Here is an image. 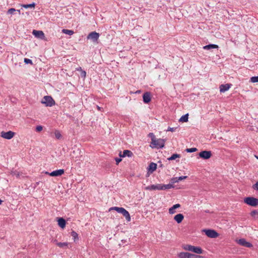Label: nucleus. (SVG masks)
I'll return each mask as SVG.
<instances>
[{"mask_svg":"<svg viewBox=\"0 0 258 258\" xmlns=\"http://www.w3.org/2000/svg\"><path fill=\"white\" fill-rule=\"evenodd\" d=\"M182 248L185 250L192 251L197 254H202L204 251L200 247L195 246L189 244L183 245Z\"/></svg>","mask_w":258,"mask_h":258,"instance_id":"nucleus-1","label":"nucleus"},{"mask_svg":"<svg viewBox=\"0 0 258 258\" xmlns=\"http://www.w3.org/2000/svg\"><path fill=\"white\" fill-rule=\"evenodd\" d=\"M114 211H116L118 213L121 214L125 217L127 221L129 222L131 221L130 214L124 208L122 207H114Z\"/></svg>","mask_w":258,"mask_h":258,"instance_id":"nucleus-2","label":"nucleus"},{"mask_svg":"<svg viewBox=\"0 0 258 258\" xmlns=\"http://www.w3.org/2000/svg\"><path fill=\"white\" fill-rule=\"evenodd\" d=\"M244 202L247 205L252 207H256L258 206V199L254 197H246L244 199Z\"/></svg>","mask_w":258,"mask_h":258,"instance_id":"nucleus-3","label":"nucleus"},{"mask_svg":"<svg viewBox=\"0 0 258 258\" xmlns=\"http://www.w3.org/2000/svg\"><path fill=\"white\" fill-rule=\"evenodd\" d=\"M41 103L44 104L46 106L51 107L55 104V101L53 98L49 96H44L41 101Z\"/></svg>","mask_w":258,"mask_h":258,"instance_id":"nucleus-4","label":"nucleus"},{"mask_svg":"<svg viewBox=\"0 0 258 258\" xmlns=\"http://www.w3.org/2000/svg\"><path fill=\"white\" fill-rule=\"evenodd\" d=\"M165 141L162 139H156L153 142H151V144L153 145L152 148H162L164 146Z\"/></svg>","mask_w":258,"mask_h":258,"instance_id":"nucleus-5","label":"nucleus"},{"mask_svg":"<svg viewBox=\"0 0 258 258\" xmlns=\"http://www.w3.org/2000/svg\"><path fill=\"white\" fill-rule=\"evenodd\" d=\"M64 170L63 169H58L55 171H53L50 173H49L48 172H42V174H44L42 175V176H61L62 174L64 173Z\"/></svg>","mask_w":258,"mask_h":258,"instance_id":"nucleus-6","label":"nucleus"},{"mask_svg":"<svg viewBox=\"0 0 258 258\" xmlns=\"http://www.w3.org/2000/svg\"><path fill=\"white\" fill-rule=\"evenodd\" d=\"M144 189L146 190H160L162 189L161 184L149 185L145 186Z\"/></svg>","mask_w":258,"mask_h":258,"instance_id":"nucleus-7","label":"nucleus"},{"mask_svg":"<svg viewBox=\"0 0 258 258\" xmlns=\"http://www.w3.org/2000/svg\"><path fill=\"white\" fill-rule=\"evenodd\" d=\"M15 135V133L12 131H9L7 132H2L1 136L6 139L10 140L12 139Z\"/></svg>","mask_w":258,"mask_h":258,"instance_id":"nucleus-8","label":"nucleus"},{"mask_svg":"<svg viewBox=\"0 0 258 258\" xmlns=\"http://www.w3.org/2000/svg\"><path fill=\"white\" fill-rule=\"evenodd\" d=\"M206 235L210 238H216L218 236L219 234L214 230L206 229L204 230Z\"/></svg>","mask_w":258,"mask_h":258,"instance_id":"nucleus-9","label":"nucleus"},{"mask_svg":"<svg viewBox=\"0 0 258 258\" xmlns=\"http://www.w3.org/2000/svg\"><path fill=\"white\" fill-rule=\"evenodd\" d=\"M99 37V34L96 32H91L87 36L88 39H91L93 42L97 41Z\"/></svg>","mask_w":258,"mask_h":258,"instance_id":"nucleus-10","label":"nucleus"},{"mask_svg":"<svg viewBox=\"0 0 258 258\" xmlns=\"http://www.w3.org/2000/svg\"><path fill=\"white\" fill-rule=\"evenodd\" d=\"M199 156L202 158L204 159H208L211 157L212 153L211 151H203L199 153Z\"/></svg>","mask_w":258,"mask_h":258,"instance_id":"nucleus-11","label":"nucleus"},{"mask_svg":"<svg viewBox=\"0 0 258 258\" xmlns=\"http://www.w3.org/2000/svg\"><path fill=\"white\" fill-rule=\"evenodd\" d=\"M238 243L240 245L246 247L250 248L252 247V244L251 243L246 241L244 238L239 239L238 241Z\"/></svg>","mask_w":258,"mask_h":258,"instance_id":"nucleus-12","label":"nucleus"},{"mask_svg":"<svg viewBox=\"0 0 258 258\" xmlns=\"http://www.w3.org/2000/svg\"><path fill=\"white\" fill-rule=\"evenodd\" d=\"M32 34L37 38L40 39H44L45 37V35L43 31H38L36 30H34L32 32Z\"/></svg>","mask_w":258,"mask_h":258,"instance_id":"nucleus-13","label":"nucleus"},{"mask_svg":"<svg viewBox=\"0 0 258 258\" xmlns=\"http://www.w3.org/2000/svg\"><path fill=\"white\" fill-rule=\"evenodd\" d=\"M57 221L58 223V225L62 229L65 228L66 225V221L62 217H57Z\"/></svg>","mask_w":258,"mask_h":258,"instance_id":"nucleus-14","label":"nucleus"},{"mask_svg":"<svg viewBox=\"0 0 258 258\" xmlns=\"http://www.w3.org/2000/svg\"><path fill=\"white\" fill-rule=\"evenodd\" d=\"M143 101L145 103H148L151 101V94L150 92H147L143 94Z\"/></svg>","mask_w":258,"mask_h":258,"instance_id":"nucleus-15","label":"nucleus"},{"mask_svg":"<svg viewBox=\"0 0 258 258\" xmlns=\"http://www.w3.org/2000/svg\"><path fill=\"white\" fill-rule=\"evenodd\" d=\"M231 86V84H230L221 85L219 87L220 92H225V91H228L230 89Z\"/></svg>","mask_w":258,"mask_h":258,"instance_id":"nucleus-16","label":"nucleus"},{"mask_svg":"<svg viewBox=\"0 0 258 258\" xmlns=\"http://www.w3.org/2000/svg\"><path fill=\"white\" fill-rule=\"evenodd\" d=\"M191 253L187 252H181L177 254L179 258H191Z\"/></svg>","mask_w":258,"mask_h":258,"instance_id":"nucleus-17","label":"nucleus"},{"mask_svg":"<svg viewBox=\"0 0 258 258\" xmlns=\"http://www.w3.org/2000/svg\"><path fill=\"white\" fill-rule=\"evenodd\" d=\"M184 216L182 214H178L174 217V220L176 221L177 223H180L183 220Z\"/></svg>","mask_w":258,"mask_h":258,"instance_id":"nucleus-18","label":"nucleus"},{"mask_svg":"<svg viewBox=\"0 0 258 258\" xmlns=\"http://www.w3.org/2000/svg\"><path fill=\"white\" fill-rule=\"evenodd\" d=\"M132 155H133V153L131 151L127 150H124V151L123 152V154H121V152H120V153H119V156H120V157H126V156L131 157Z\"/></svg>","mask_w":258,"mask_h":258,"instance_id":"nucleus-19","label":"nucleus"},{"mask_svg":"<svg viewBox=\"0 0 258 258\" xmlns=\"http://www.w3.org/2000/svg\"><path fill=\"white\" fill-rule=\"evenodd\" d=\"M180 207V205L179 204H176L174 205L172 207H171L169 209V213L170 214H173L175 212V209L179 208Z\"/></svg>","mask_w":258,"mask_h":258,"instance_id":"nucleus-20","label":"nucleus"},{"mask_svg":"<svg viewBox=\"0 0 258 258\" xmlns=\"http://www.w3.org/2000/svg\"><path fill=\"white\" fill-rule=\"evenodd\" d=\"M157 168V164L153 162H152L150 164L148 167V171L149 172H153Z\"/></svg>","mask_w":258,"mask_h":258,"instance_id":"nucleus-21","label":"nucleus"},{"mask_svg":"<svg viewBox=\"0 0 258 258\" xmlns=\"http://www.w3.org/2000/svg\"><path fill=\"white\" fill-rule=\"evenodd\" d=\"M162 189L161 190H166L168 189H170L172 188H174L175 187V185H172V184H161Z\"/></svg>","mask_w":258,"mask_h":258,"instance_id":"nucleus-22","label":"nucleus"},{"mask_svg":"<svg viewBox=\"0 0 258 258\" xmlns=\"http://www.w3.org/2000/svg\"><path fill=\"white\" fill-rule=\"evenodd\" d=\"M218 48V46L216 44H209V45L204 46V47H203V48L204 49H207V50L213 49V48Z\"/></svg>","mask_w":258,"mask_h":258,"instance_id":"nucleus-23","label":"nucleus"},{"mask_svg":"<svg viewBox=\"0 0 258 258\" xmlns=\"http://www.w3.org/2000/svg\"><path fill=\"white\" fill-rule=\"evenodd\" d=\"M56 244L57 245V246H58V247H59L60 248H63L64 247H68V245H69V243L68 242H57L56 243Z\"/></svg>","mask_w":258,"mask_h":258,"instance_id":"nucleus-24","label":"nucleus"},{"mask_svg":"<svg viewBox=\"0 0 258 258\" xmlns=\"http://www.w3.org/2000/svg\"><path fill=\"white\" fill-rule=\"evenodd\" d=\"M188 114H186L183 116H182L179 119V121L180 122H187L188 121Z\"/></svg>","mask_w":258,"mask_h":258,"instance_id":"nucleus-25","label":"nucleus"},{"mask_svg":"<svg viewBox=\"0 0 258 258\" xmlns=\"http://www.w3.org/2000/svg\"><path fill=\"white\" fill-rule=\"evenodd\" d=\"M62 32L64 34H68L69 35H72L74 33V32L73 30L65 29L62 30Z\"/></svg>","mask_w":258,"mask_h":258,"instance_id":"nucleus-26","label":"nucleus"},{"mask_svg":"<svg viewBox=\"0 0 258 258\" xmlns=\"http://www.w3.org/2000/svg\"><path fill=\"white\" fill-rule=\"evenodd\" d=\"M185 178H171L170 180V184H172V185H174L175 183L179 182L180 181H182V180L184 179Z\"/></svg>","mask_w":258,"mask_h":258,"instance_id":"nucleus-27","label":"nucleus"},{"mask_svg":"<svg viewBox=\"0 0 258 258\" xmlns=\"http://www.w3.org/2000/svg\"><path fill=\"white\" fill-rule=\"evenodd\" d=\"M71 236L73 237L74 242H76L77 240H78V235L74 231H72L71 233Z\"/></svg>","mask_w":258,"mask_h":258,"instance_id":"nucleus-28","label":"nucleus"},{"mask_svg":"<svg viewBox=\"0 0 258 258\" xmlns=\"http://www.w3.org/2000/svg\"><path fill=\"white\" fill-rule=\"evenodd\" d=\"M54 136L57 139H60L62 137L61 134L58 130H55L54 131Z\"/></svg>","mask_w":258,"mask_h":258,"instance_id":"nucleus-29","label":"nucleus"},{"mask_svg":"<svg viewBox=\"0 0 258 258\" xmlns=\"http://www.w3.org/2000/svg\"><path fill=\"white\" fill-rule=\"evenodd\" d=\"M35 3H32V4H28V5H22L21 6L23 7V8H26V9H27V8H34L35 7Z\"/></svg>","mask_w":258,"mask_h":258,"instance_id":"nucleus-30","label":"nucleus"},{"mask_svg":"<svg viewBox=\"0 0 258 258\" xmlns=\"http://www.w3.org/2000/svg\"><path fill=\"white\" fill-rule=\"evenodd\" d=\"M180 155L178 154H173L170 157L168 158L169 160H175L177 158H180Z\"/></svg>","mask_w":258,"mask_h":258,"instance_id":"nucleus-31","label":"nucleus"},{"mask_svg":"<svg viewBox=\"0 0 258 258\" xmlns=\"http://www.w3.org/2000/svg\"><path fill=\"white\" fill-rule=\"evenodd\" d=\"M39 184H41V185L42 186L43 183L40 181H36L35 183H32L31 186L34 188H35L37 187V186L39 185Z\"/></svg>","mask_w":258,"mask_h":258,"instance_id":"nucleus-32","label":"nucleus"},{"mask_svg":"<svg viewBox=\"0 0 258 258\" xmlns=\"http://www.w3.org/2000/svg\"><path fill=\"white\" fill-rule=\"evenodd\" d=\"M16 12V10L14 8L9 9L7 11V14L13 15Z\"/></svg>","mask_w":258,"mask_h":258,"instance_id":"nucleus-33","label":"nucleus"},{"mask_svg":"<svg viewBox=\"0 0 258 258\" xmlns=\"http://www.w3.org/2000/svg\"><path fill=\"white\" fill-rule=\"evenodd\" d=\"M250 82H252V83H257V82H258V76L252 77L250 78Z\"/></svg>","mask_w":258,"mask_h":258,"instance_id":"nucleus-34","label":"nucleus"},{"mask_svg":"<svg viewBox=\"0 0 258 258\" xmlns=\"http://www.w3.org/2000/svg\"><path fill=\"white\" fill-rule=\"evenodd\" d=\"M197 150V149L196 148H188L186 150V151L187 152H189V153L196 152Z\"/></svg>","mask_w":258,"mask_h":258,"instance_id":"nucleus-35","label":"nucleus"},{"mask_svg":"<svg viewBox=\"0 0 258 258\" xmlns=\"http://www.w3.org/2000/svg\"><path fill=\"white\" fill-rule=\"evenodd\" d=\"M191 258H205L203 256L191 253Z\"/></svg>","mask_w":258,"mask_h":258,"instance_id":"nucleus-36","label":"nucleus"},{"mask_svg":"<svg viewBox=\"0 0 258 258\" xmlns=\"http://www.w3.org/2000/svg\"><path fill=\"white\" fill-rule=\"evenodd\" d=\"M24 62L27 64H28V63L31 64H33L32 61L31 59H30L29 58H24Z\"/></svg>","mask_w":258,"mask_h":258,"instance_id":"nucleus-37","label":"nucleus"},{"mask_svg":"<svg viewBox=\"0 0 258 258\" xmlns=\"http://www.w3.org/2000/svg\"><path fill=\"white\" fill-rule=\"evenodd\" d=\"M255 215H258V210H252L250 212V215L251 216L253 217V216H255Z\"/></svg>","mask_w":258,"mask_h":258,"instance_id":"nucleus-38","label":"nucleus"},{"mask_svg":"<svg viewBox=\"0 0 258 258\" xmlns=\"http://www.w3.org/2000/svg\"><path fill=\"white\" fill-rule=\"evenodd\" d=\"M43 130V126L41 125H38L36 127V131L37 132H40Z\"/></svg>","mask_w":258,"mask_h":258,"instance_id":"nucleus-39","label":"nucleus"},{"mask_svg":"<svg viewBox=\"0 0 258 258\" xmlns=\"http://www.w3.org/2000/svg\"><path fill=\"white\" fill-rule=\"evenodd\" d=\"M151 138V142H153L156 138L153 133H150L148 135Z\"/></svg>","mask_w":258,"mask_h":258,"instance_id":"nucleus-40","label":"nucleus"},{"mask_svg":"<svg viewBox=\"0 0 258 258\" xmlns=\"http://www.w3.org/2000/svg\"><path fill=\"white\" fill-rule=\"evenodd\" d=\"M252 188L256 190H258V181L252 185Z\"/></svg>","mask_w":258,"mask_h":258,"instance_id":"nucleus-41","label":"nucleus"},{"mask_svg":"<svg viewBox=\"0 0 258 258\" xmlns=\"http://www.w3.org/2000/svg\"><path fill=\"white\" fill-rule=\"evenodd\" d=\"M176 129V127H169L168 128L167 131H170V132H173L175 131Z\"/></svg>","mask_w":258,"mask_h":258,"instance_id":"nucleus-42","label":"nucleus"},{"mask_svg":"<svg viewBox=\"0 0 258 258\" xmlns=\"http://www.w3.org/2000/svg\"><path fill=\"white\" fill-rule=\"evenodd\" d=\"M81 75L82 77L85 78L86 76V72L85 71H82Z\"/></svg>","mask_w":258,"mask_h":258,"instance_id":"nucleus-43","label":"nucleus"},{"mask_svg":"<svg viewBox=\"0 0 258 258\" xmlns=\"http://www.w3.org/2000/svg\"><path fill=\"white\" fill-rule=\"evenodd\" d=\"M115 161H116V163L117 164H118L121 161V158H115Z\"/></svg>","mask_w":258,"mask_h":258,"instance_id":"nucleus-44","label":"nucleus"},{"mask_svg":"<svg viewBox=\"0 0 258 258\" xmlns=\"http://www.w3.org/2000/svg\"><path fill=\"white\" fill-rule=\"evenodd\" d=\"M142 182L144 185H146L148 183V180L147 178H145V181L143 180Z\"/></svg>","mask_w":258,"mask_h":258,"instance_id":"nucleus-45","label":"nucleus"},{"mask_svg":"<svg viewBox=\"0 0 258 258\" xmlns=\"http://www.w3.org/2000/svg\"><path fill=\"white\" fill-rule=\"evenodd\" d=\"M16 12H18L19 14H21V12L20 10H16Z\"/></svg>","mask_w":258,"mask_h":258,"instance_id":"nucleus-46","label":"nucleus"},{"mask_svg":"<svg viewBox=\"0 0 258 258\" xmlns=\"http://www.w3.org/2000/svg\"><path fill=\"white\" fill-rule=\"evenodd\" d=\"M112 210H113V207H111L109 209V211H111Z\"/></svg>","mask_w":258,"mask_h":258,"instance_id":"nucleus-47","label":"nucleus"},{"mask_svg":"<svg viewBox=\"0 0 258 258\" xmlns=\"http://www.w3.org/2000/svg\"><path fill=\"white\" fill-rule=\"evenodd\" d=\"M97 108L98 109V110H101V107L98 106H97Z\"/></svg>","mask_w":258,"mask_h":258,"instance_id":"nucleus-48","label":"nucleus"},{"mask_svg":"<svg viewBox=\"0 0 258 258\" xmlns=\"http://www.w3.org/2000/svg\"><path fill=\"white\" fill-rule=\"evenodd\" d=\"M77 70L78 71H82L81 67H80L79 68L77 69Z\"/></svg>","mask_w":258,"mask_h":258,"instance_id":"nucleus-49","label":"nucleus"},{"mask_svg":"<svg viewBox=\"0 0 258 258\" xmlns=\"http://www.w3.org/2000/svg\"><path fill=\"white\" fill-rule=\"evenodd\" d=\"M141 92V91L140 90H138L136 91V93H140Z\"/></svg>","mask_w":258,"mask_h":258,"instance_id":"nucleus-50","label":"nucleus"},{"mask_svg":"<svg viewBox=\"0 0 258 258\" xmlns=\"http://www.w3.org/2000/svg\"><path fill=\"white\" fill-rule=\"evenodd\" d=\"M179 177H184V178H185V177H187L186 176H180Z\"/></svg>","mask_w":258,"mask_h":258,"instance_id":"nucleus-51","label":"nucleus"},{"mask_svg":"<svg viewBox=\"0 0 258 258\" xmlns=\"http://www.w3.org/2000/svg\"><path fill=\"white\" fill-rule=\"evenodd\" d=\"M3 201L0 199V205L2 204Z\"/></svg>","mask_w":258,"mask_h":258,"instance_id":"nucleus-52","label":"nucleus"},{"mask_svg":"<svg viewBox=\"0 0 258 258\" xmlns=\"http://www.w3.org/2000/svg\"><path fill=\"white\" fill-rule=\"evenodd\" d=\"M256 158L258 159V157L255 156Z\"/></svg>","mask_w":258,"mask_h":258,"instance_id":"nucleus-53","label":"nucleus"}]
</instances>
